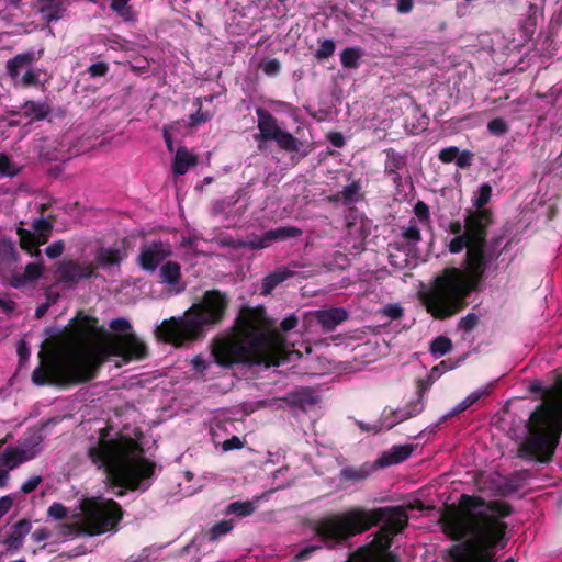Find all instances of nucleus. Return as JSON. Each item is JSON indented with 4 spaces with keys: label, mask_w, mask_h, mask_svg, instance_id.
Here are the masks:
<instances>
[{
    "label": "nucleus",
    "mask_w": 562,
    "mask_h": 562,
    "mask_svg": "<svg viewBox=\"0 0 562 562\" xmlns=\"http://www.w3.org/2000/svg\"><path fill=\"white\" fill-rule=\"evenodd\" d=\"M527 431L528 437L518 449L519 457L547 462L562 434V402L541 404L531 413Z\"/></svg>",
    "instance_id": "6e6552de"
},
{
    "label": "nucleus",
    "mask_w": 562,
    "mask_h": 562,
    "mask_svg": "<svg viewBox=\"0 0 562 562\" xmlns=\"http://www.w3.org/2000/svg\"><path fill=\"white\" fill-rule=\"evenodd\" d=\"M285 401L292 408L306 412L316 405L317 396L310 389H300L288 394Z\"/></svg>",
    "instance_id": "412c9836"
},
{
    "label": "nucleus",
    "mask_w": 562,
    "mask_h": 562,
    "mask_svg": "<svg viewBox=\"0 0 562 562\" xmlns=\"http://www.w3.org/2000/svg\"><path fill=\"white\" fill-rule=\"evenodd\" d=\"M38 76H40L38 71L36 69L32 68V66H31L23 72L22 76L20 75L19 79L14 80V82L16 85H21L23 87L34 86V85H37L40 81Z\"/></svg>",
    "instance_id": "37998d69"
},
{
    "label": "nucleus",
    "mask_w": 562,
    "mask_h": 562,
    "mask_svg": "<svg viewBox=\"0 0 562 562\" xmlns=\"http://www.w3.org/2000/svg\"><path fill=\"white\" fill-rule=\"evenodd\" d=\"M260 68L268 76H277L280 72L281 64L277 58H268L260 63Z\"/></svg>",
    "instance_id": "de8ad7c7"
},
{
    "label": "nucleus",
    "mask_w": 562,
    "mask_h": 562,
    "mask_svg": "<svg viewBox=\"0 0 562 562\" xmlns=\"http://www.w3.org/2000/svg\"><path fill=\"white\" fill-rule=\"evenodd\" d=\"M407 521V514L398 507L373 510L353 508L321 519L316 525V533L324 544L334 548L371 526L382 524L371 542L359 549V562H397L389 552V548L392 537L401 532Z\"/></svg>",
    "instance_id": "20e7f679"
},
{
    "label": "nucleus",
    "mask_w": 562,
    "mask_h": 562,
    "mask_svg": "<svg viewBox=\"0 0 562 562\" xmlns=\"http://www.w3.org/2000/svg\"><path fill=\"white\" fill-rule=\"evenodd\" d=\"M477 316L474 314H468L462 317L459 322V328L464 331H471L477 325Z\"/></svg>",
    "instance_id": "6e6d98bb"
},
{
    "label": "nucleus",
    "mask_w": 562,
    "mask_h": 562,
    "mask_svg": "<svg viewBox=\"0 0 562 562\" xmlns=\"http://www.w3.org/2000/svg\"><path fill=\"white\" fill-rule=\"evenodd\" d=\"M491 195L492 187L483 183L473 195L477 210L469 212L463 223L456 221L449 224V232L454 235L448 244L449 251L459 254L467 249V254L462 268H446L423 295L427 311L436 318H446L460 311L488 267L485 246L491 214L481 207L490 201Z\"/></svg>",
    "instance_id": "f03ea898"
},
{
    "label": "nucleus",
    "mask_w": 562,
    "mask_h": 562,
    "mask_svg": "<svg viewBox=\"0 0 562 562\" xmlns=\"http://www.w3.org/2000/svg\"><path fill=\"white\" fill-rule=\"evenodd\" d=\"M229 300L216 290L206 291L201 302L193 304L180 317L164 321L155 329L157 338L180 346L204 336L207 327L224 318Z\"/></svg>",
    "instance_id": "0eeeda50"
},
{
    "label": "nucleus",
    "mask_w": 562,
    "mask_h": 562,
    "mask_svg": "<svg viewBox=\"0 0 562 562\" xmlns=\"http://www.w3.org/2000/svg\"><path fill=\"white\" fill-rule=\"evenodd\" d=\"M460 506L462 514L450 515L443 520L446 535L453 540L467 539L453 547V562H493L496 548L506 544L507 525L503 519L509 516V506L467 494L461 496Z\"/></svg>",
    "instance_id": "7ed1b4c3"
},
{
    "label": "nucleus",
    "mask_w": 562,
    "mask_h": 562,
    "mask_svg": "<svg viewBox=\"0 0 562 562\" xmlns=\"http://www.w3.org/2000/svg\"><path fill=\"white\" fill-rule=\"evenodd\" d=\"M192 364L199 371H204L209 367L207 362L201 356L194 357L193 360H192Z\"/></svg>",
    "instance_id": "774afa93"
},
{
    "label": "nucleus",
    "mask_w": 562,
    "mask_h": 562,
    "mask_svg": "<svg viewBox=\"0 0 562 562\" xmlns=\"http://www.w3.org/2000/svg\"><path fill=\"white\" fill-rule=\"evenodd\" d=\"M405 166V157L394 149L386 150L385 172L393 176V180L401 179L398 171Z\"/></svg>",
    "instance_id": "c756f323"
},
{
    "label": "nucleus",
    "mask_w": 562,
    "mask_h": 562,
    "mask_svg": "<svg viewBox=\"0 0 562 562\" xmlns=\"http://www.w3.org/2000/svg\"><path fill=\"white\" fill-rule=\"evenodd\" d=\"M321 549L319 544H310L301 549L293 558V562H302L307 559L316 551Z\"/></svg>",
    "instance_id": "603ef678"
},
{
    "label": "nucleus",
    "mask_w": 562,
    "mask_h": 562,
    "mask_svg": "<svg viewBox=\"0 0 562 562\" xmlns=\"http://www.w3.org/2000/svg\"><path fill=\"white\" fill-rule=\"evenodd\" d=\"M194 104L198 106V111L190 115L192 125H200L209 122L213 117V113L210 111L202 110V102L200 98L194 100Z\"/></svg>",
    "instance_id": "ea45409f"
},
{
    "label": "nucleus",
    "mask_w": 562,
    "mask_h": 562,
    "mask_svg": "<svg viewBox=\"0 0 562 562\" xmlns=\"http://www.w3.org/2000/svg\"><path fill=\"white\" fill-rule=\"evenodd\" d=\"M415 214L420 221L426 222L429 217L428 206L424 202H417L415 205Z\"/></svg>",
    "instance_id": "680f3d73"
},
{
    "label": "nucleus",
    "mask_w": 562,
    "mask_h": 562,
    "mask_svg": "<svg viewBox=\"0 0 562 562\" xmlns=\"http://www.w3.org/2000/svg\"><path fill=\"white\" fill-rule=\"evenodd\" d=\"M487 131L495 136H501L509 131L507 122L501 117H496L487 123Z\"/></svg>",
    "instance_id": "c03bdc74"
},
{
    "label": "nucleus",
    "mask_w": 562,
    "mask_h": 562,
    "mask_svg": "<svg viewBox=\"0 0 562 562\" xmlns=\"http://www.w3.org/2000/svg\"><path fill=\"white\" fill-rule=\"evenodd\" d=\"M241 441L238 437L234 436L232 439H228L226 441L223 442V449L225 451H228V450H233V449H238V448H241Z\"/></svg>",
    "instance_id": "69168bd1"
},
{
    "label": "nucleus",
    "mask_w": 562,
    "mask_h": 562,
    "mask_svg": "<svg viewBox=\"0 0 562 562\" xmlns=\"http://www.w3.org/2000/svg\"><path fill=\"white\" fill-rule=\"evenodd\" d=\"M95 267L93 263L79 262L75 260L61 261L56 270L58 282L68 288H72L83 280L94 276Z\"/></svg>",
    "instance_id": "f8f14e48"
},
{
    "label": "nucleus",
    "mask_w": 562,
    "mask_h": 562,
    "mask_svg": "<svg viewBox=\"0 0 562 562\" xmlns=\"http://www.w3.org/2000/svg\"><path fill=\"white\" fill-rule=\"evenodd\" d=\"M38 12L48 23L61 19L66 11L64 0H38Z\"/></svg>",
    "instance_id": "5701e85b"
},
{
    "label": "nucleus",
    "mask_w": 562,
    "mask_h": 562,
    "mask_svg": "<svg viewBox=\"0 0 562 562\" xmlns=\"http://www.w3.org/2000/svg\"><path fill=\"white\" fill-rule=\"evenodd\" d=\"M95 260L103 268L117 265L122 260L121 251L112 248H100L95 255Z\"/></svg>",
    "instance_id": "2f4dec72"
},
{
    "label": "nucleus",
    "mask_w": 562,
    "mask_h": 562,
    "mask_svg": "<svg viewBox=\"0 0 562 562\" xmlns=\"http://www.w3.org/2000/svg\"><path fill=\"white\" fill-rule=\"evenodd\" d=\"M424 392L425 390L420 386L419 387V395L418 398L411 402L406 406L391 411L389 413L384 412L383 414V425L387 429L393 428L395 425L403 423L416 415H418L420 412H423L425 405H424Z\"/></svg>",
    "instance_id": "4468645a"
},
{
    "label": "nucleus",
    "mask_w": 562,
    "mask_h": 562,
    "mask_svg": "<svg viewBox=\"0 0 562 562\" xmlns=\"http://www.w3.org/2000/svg\"><path fill=\"white\" fill-rule=\"evenodd\" d=\"M82 515V531L93 536L112 530L121 519L122 510L114 501L95 497L83 502Z\"/></svg>",
    "instance_id": "1a4fd4ad"
},
{
    "label": "nucleus",
    "mask_w": 562,
    "mask_h": 562,
    "mask_svg": "<svg viewBox=\"0 0 562 562\" xmlns=\"http://www.w3.org/2000/svg\"><path fill=\"white\" fill-rule=\"evenodd\" d=\"M453 369V364L450 363L449 360L441 361L439 364L435 366L429 373L430 382H434L438 379L443 372Z\"/></svg>",
    "instance_id": "8fccbe9b"
},
{
    "label": "nucleus",
    "mask_w": 562,
    "mask_h": 562,
    "mask_svg": "<svg viewBox=\"0 0 562 562\" xmlns=\"http://www.w3.org/2000/svg\"><path fill=\"white\" fill-rule=\"evenodd\" d=\"M488 386L477 389L470 393L465 398H463L460 403H458L456 406L451 408V411L442 417V419H447L449 416H456L470 406H472L474 403H476L482 396L488 394Z\"/></svg>",
    "instance_id": "cd10ccee"
},
{
    "label": "nucleus",
    "mask_w": 562,
    "mask_h": 562,
    "mask_svg": "<svg viewBox=\"0 0 562 562\" xmlns=\"http://www.w3.org/2000/svg\"><path fill=\"white\" fill-rule=\"evenodd\" d=\"M13 497L11 495H5L0 497V518H2L12 507Z\"/></svg>",
    "instance_id": "052dcab7"
},
{
    "label": "nucleus",
    "mask_w": 562,
    "mask_h": 562,
    "mask_svg": "<svg viewBox=\"0 0 562 562\" xmlns=\"http://www.w3.org/2000/svg\"><path fill=\"white\" fill-rule=\"evenodd\" d=\"M172 249L169 243L161 240L146 243L140 247L138 263L142 269L154 272L157 267L169 256Z\"/></svg>",
    "instance_id": "ddd939ff"
},
{
    "label": "nucleus",
    "mask_w": 562,
    "mask_h": 562,
    "mask_svg": "<svg viewBox=\"0 0 562 562\" xmlns=\"http://www.w3.org/2000/svg\"><path fill=\"white\" fill-rule=\"evenodd\" d=\"M272 140L277 142L282 149L289 153H296L302 147V143L299 139L283 130H281Z\"/></svg>",
    "instance_id": "473e14b6"
},
{
    "label": "nucleus",
    "mask_w": 562,
    "mask_h": 562,
    "mask_svg": "<svg viewBox=\"0 0 562 562\" xmlns=\"http://www.w3.org/2000/svg\"><path fill=\"white\" fill-rule=\"evenodd\" d=\"M361 186L359 182L353 181L346 186L339 193L330 198V200L338 202L341 201L345 205L356 203L361 198Z\"/></svg>",
    "instance_id": "c85d7f7f"
},
{
    "label": "nucleus",
    "mask_w": 562,
    "mask_h": 562,
    "mask_svg": "<svg viewBox=\"0 0 562 562\" xmlns=\"http://www.w3.org/2000/svg\"><path fill=\"white\" fill-rule=\"evenodd\" d=\"M414 0H397L396 8L402 14L408 13L413 10Z\"/></svg>",
    "instance_id": "e2e57ef3"
},
{
    "label": "nucleus",
    "mask_w": 562,
    "mask_h": 562,
    "mask_svg": "<svg viewBox=\"0 0 562 562\" xmlns=\"http://www.w3.org/2000/svg\"><path fill=\"white\" fill-rule=\"evenodd\" d=\"M130 0H112L111 9L115 11L124 20H130L132 16L131 8L128 7Z\"/></svg>",
    "instance_id": "49530a36"
},
{
    "label": "nucleus",
    "mask_w": 562,
    "mask_h": 562,
    "mask_svg": "<svg viewBox=\"0 0 562 562\" xmlns=\"http://www.w3.org/2000/svg\"><path fill=\"white\" fill-rule=\"evenodd\" d=\"M256 113L258 116V128L260 133L259 135H256L255 138L257 140H272L281 131L277 124V120L268 111L260 108L257 109Z\"/></svg>",
    "instance_id": "6ab92c4d"
},
{
    "label": "nucleus",
    "mask_w": 562,
    "mask_h": 562,
    "mask_svg": "<svg viewBox=\"0 0 562 562\" xmlns=\"http://www.w3.org/2000/svg\"><path fill=\"white\" fill-rule=\"evenodd\" d=\"M110 328L115 335L94 344L99 334L95 319L85 316L66 327L40 351V364L32 372V382L38 386L79 383L92 379L101 363L111 357L123 362L145 357L146 347L131 333L127 319L115 318Z\"/></svg>",
    "instance_id": "f257e3e1"
},
{
    "label": "nucleus",
    "mask_w": 562,
    "mask_h": 562,
    "mask_svg": "<svg viewBox=\"0 0 562 562\" xmlns=\"http://www.w3.org/2000/svg\"><path fill=\"white\" fill-rule=\"evenodd\" d=\"M38 258V261L26 265L23 272H15L11 276L10 284L13 288H22L24 285L32 284L42 277L44 267L42 258Z\"/></svg>",
    "instance_id": "a211bd4d"
},
{
    "label": "nucleus",
    "mask_w": 562,
    "mask_h": 562,
    "mask_svg": "<svg viewBox=\"0 0 562 562\" xmlns=\"http://www.w3.org/2000/svg\"><path fill=\"white\" fill-rule=\"evenodd\" d=\"M32 228L33 231L22 227L18 228L20 246L32 256L41 257L38 247L47 241L52 224L49 221L41 217L33 221Z\"/></svg>",
    "instance_id": "9b49d317"
},
{
    "label": "nucleus",
    "mask_w": 562,
    "mask_h": 562,
    "mask_svg": "<svg viewBox=\"0 0 562 562\" xmlns=\"http://www.w3.org/2000/svg\"><path fill=\"white\" fill-rule=\"evenodd\" d=\"M452 349V342L449 338L440 336L434 339L430 346V352L434 357L439 358L448 353Z\"/></svg>",
    "instance_id": "e433bc0d"
},
{
    "label": "nucleus",
    "mask_w": 562,
    "mask_h": 562,
    "mask_svg": "<svg viewBox=\"0 0 562 562\" xmlns=\"http://www.w3.org/2000/svg\"><path fill=\"white\" fill-rule=\"evenodd\" d=\"M21 168L15 162H12L10 158L0 154V176L2 177H14L20 172Z\"/></svg>",
    "instance_id": "4c0bfd02"
},
{
    "label": "nucleus",
    "mask_w": 562,
    "mask_h": 562,
    "mask_svg": "<svg viewBox=\"0 0 562 562\" xmlns=\"http://www.w3.org/2000/svg\"><path fill=\"white\" fill-rule=\"evenodd\" d=\"M0 255L9 262H16L19 255L14 244L11 240H2L0 244Z\"/></svg>",
    "instance_id": "79ce46f5"
},
{
    "label": "nucleus",
    "mask_w": 562,
    "mask_h": 562,
    "mask_svg": "<svg viewBox=\"0 0 562 562\" xmlns=\"http://www.w3.org/2000/svg\"><path fill=\"white\" fill-rule=\"evenodd\" d=\"M413 452L411 445L394 446L389 452H385L380 459L381 467H389L405 461Z\"/></svg>",
    "instance_id": "bb28decb"
},
{
    "label": "nucleus",
    "mask_w": 562,
    "mask_h": 562,
    "mask_svg": "<svg viewBox=\"0 0 562 562\" xmlns=\"http://www.w3.org/2000/svg\"><path fill=\"white\" fill-rule=\"evenodd\" d=\"M198 164V158L186 147H179L172 161V171L177 176L184 175L190 167Z\"/></svg>",
    "instance_id": "a878e982"
},
{
    "label": "nucleus",
    "mask_w": 562,
    "mask_h": 562,
    "mask_svg": "<svg viewBox=\"0 0 562 562\" xmlns=\"http://www.w3.org/2000/svg\"><path fill=\"white\" fill-rule=\"evenodd\" d=\"M234 525L232 520H222L215 524L210 530V539L212 541L217 540L222 536L228 533L233 529Z\"/></svg>",
    "instance_id": "a19ab883"
},
{
    "label": "nucleus",
    "mask_w": 562,
    "mask_h": 562,
    "mask_svg": "<svg viewBox=\"0 0 562 562\" xmlns=\"http://www.w3.org/2000/svg\"><path fill=\"white\" fill-rule=\"evenodd\" d=\"M372 472V467L363 464L361 467L345 468L340 472L342 480L347 481H362L367 479Z\"/></svg>",
    "instance_id": "72a5a7b5"
},
{
    "label": "nucleus",
    "mask_w": 562,
    "mask_h": 562,
    "mask_svg": "<svg viewBox=\"0 0 562 562\" xmlns=\"http://www.w3.org/2000/svg\"><path fill=\"white\" fill-rule=\"evenodd\" d=\"M256 509L255 503L251 501L246 502H233L227 505L225 513L233 514L238 517H246L251 515Z\"/></svg>",
    "instance_id": "f704fd0d"
},
{
    "label": "nucleus",
    "mask_w": 562,
    "mask_h": 562,
    "mask_svg": "<svg viewBox=\"0 0 562 562\" xmlns=\"http://www.w3.org/2000/svg\"><path fill=\"white\" fill-rule=\"evenodd\" d=\"M302 229L295 226H282L265 232L262 235H250L245 239L232 240L234 248H249L260 250L270 247L277 241L297 238L302 235Z\"/></svg>",
    "instance_id": "9d476101"
},
{
    "label": "nucleus",
    "mask_w": 562,
    "mask_h": 562,
    "mask_svg": "<svg viewBox=\"0 0 562 562\" xmlns=\"http://www.w3.org/2000/svg\"><path fill=\"white\" fill-rule=\"evenodd\" d=\"M381 313L391 319H398L403 316V308L398 303H393L385 305Z\"/></svg>",
    "instance_id": "09e8293b"
},
{
    "label": "nucleus",
    "mask_w": 562,
    "mask_h": 562,
    "mask_svg": "<svg viewBox=\"0 0 562 562\" xmlns=\"http://www.w3.org/2000/svg\"><path fill=\"white\" fill-rule=\"evenodd\" d=\"M335 42L333 40H324L321 44L318 49L315 53V57L317 59H326L335 53Z\"/></svg>",
    "instance_id": "a18cd8bd"
},
{
    "label": "nucleus",
    "mask_w": 562,
    "mask_h": 562,
    "mask_svg": "<svg viewBox=\"0 0 562 562\" xmlns=\"http://www.w3.org/2000/svg\"><path fill=\"white\" fill-rule=\"evenodd\" d=\"M50 533L47 529L45 528H40V529H36L33 533H32V539L35 541V542H42V541H45L49 538Z\"/></svg>",
    "instance_id": "0e129e2a"
},
{
    "label": "nucleus",
    "mask_w": 562,
    "mask_h": 562,
    "mask_svg": "<svg viewBox=\"0 0 562 562\" xmlns=\"http://www.w3.org/2000/svg\"><path fill=\"white\" fill-rule=\"evenodd\" d=\"M371 227V222L355 212H350L347 216L346 223V240L352 241L355 249H361L362 243L368 236Z\"/></svg>",
    "instance_id": "2eb2a0df"
},
{
    "label": "nucleus",
    "mask_w": 562,
    "mask_h": 562,
    "mask_svg": "<svg viewBox=\"0 0 562 562\" xmlns=\"http://www.w3.org/2000/svg\"><path fill=\"white\" fill-rule=\"evenodd\" d=\"M297 325V317L289 315L280 324V330L269 329L247 321L232 337L217 338L213 344L212 357L221 367L234 363L280 366L299 355L292 350L286 333Z\"/></svg>",
    "instance_id": "39448f33"
},
{
    "label": "nucleus",
    "mask_w": 562,
    "mask_h": 562,
    "mask_svg": "<svg viewBox=\"0 0 562 562\" xmlns=\"http://www.w3.org/2000/svg\"><path fill=\"white\" fill-rule=\"evenodd\" d=\"M49 517L54 519H64L68 515V509L60 503H53L47 510Z\"/></svg>",
    "instance_id": "3c124183"
},
{
    "label": "nucleus",
    "mask_w": 562,
    "mask_h": 562,
    "mask_svg": "<svg viewBox=\"0 0 562 562\" xmlns=\"http://www.w3.org/2000/svg\"><path fill=\"white\" fill-rule=\"evenodd\" d=\"M318 324L327 331L336 328L339 324L347 319L348 313L341 307L329 310H321L315 313Z\"/></svg>",
    "instance_id": "aec40b11"
},
{
    "label": "nucleus",
    "mask_w": 562,
    "mask_h": 562,
    "mask_svg": "<svg viewBox=\"0 0 562 562\" xmlns=\"http://www.w3.org/2000/svg\"><path fill=\"white\" fill-rule=\"evenodd\" d=\"M24 115L32 121H38L46 117L49 113V106L46 103L26 101L23 105Z\"/></svg>",
    "instance_id": "7c9ffc66"
},
{
    "label": "nucleus",
    "mask_w": 562,
    "mask_h": 562,
    "mask_svg": "<svg viewBox=\"0 0 562 562\" xmlns=\"http://www.w3.org/2000/svg\"><path fill=\"white\" fill-rule=\"evenodd\" d=\"M361 56L362 49L360 47H348L341 52L340 61L346 68H357Z\"/></svg>",
    "instance_id": "c9c22d12"
},
{
    "label": "nucleus",
    "mask_w": 562,
    "mask_h": 562,
    "mask_svg": "<svg viewBox=\"0 0 562 562\" xmlns=\"http://www.w3.org/2000/svg\"><path fill=\"white\" fill-rule=\"evenodd\" d=\"M64 250H65L64 241L57 240V241H54L53 244H50L48 247H46L45 254L47 255L48 258L56 259L64 252Z\"/></svg>",
    "instance_id": "864d4df0"
},
{
    "label": "nucleus",
    "mask_w": 562,
    "mask_h": 562,
    "mask_svg": "<svg viewBox=\"0 0 562 562\" xmlns=\"http://www.w3.org/2000/svg\"><path fill=\"white\" fill-rule=\"evenodd\" d=\"M35 61L33 52L18 54L14 58L8 60L7 70L13 80H18L22 71H25Z\"/></svg>",
    "instance_id": "b1692460"
},
{
    "label": "nucleus",
    "mask_w": 562,
    "mask_h": 562,
    "mask_svg": "<svg viewBox=\"0 0 562 562\" xmlns=\"http://www.w3.org/2000/svg\"><path fill=\"white\" fill-rule=\"evenodd\" d=\"M472 159V154L470 151H462L458 149V156L456 158V164L459 168H465L470 166Z\"/></svg>",
    "instance_id": "bf43d9fd"
},
{
    "label": "nucleus",
    "mask_w": 562,
    "mask_h": 562,
    "mask_svg": "<svg viewBox=\"0 0 562 562\" xmlns=\"http://www.w3.org/2000/svg\"><path fill=\"white\" fill-rule=\"evenodd\" d=\"M160 277L162 282L172 286V293L178 294L183 291V286L179 284L181 278L180 265L177 262L168 261L161 266Z\"/></svg>",
    "instance_id": "393cba45"
},
{
    "label": "nucleus",
    "mask_w": 562,
    "mask_h": 562,
    "mask_svg": "<svg viewBox=\"0 0 562 562\" xmlns=\"http://www.w3.org/2000/svg\"><path fill=\"white\" fill-rule=\"evenodd\" d=\"M457 156H458V147H456V146L446 147V148L441 149L438 155L439 159L445 164H450V162L454 161Z\"/></svg>",
    "instance_id": "5fc2aeb1"
},
{
    "label": "nucleus",
    "mask_w": 562,
    "mask_h": 562,
    "mask_svg": "<svg viewBox=\"0 0 562 562\" xmlns=\"http://www.w3.org/2000/svg\"><path fill=\"white\" fill-rule=\"evenodd\" d=\"M15 308V302L9 297H0V310L11 313Z\"/></svg>",
    "instance_id": "338daca9"
},
{
    "label": "nucleus",
    "mask_w": 562,
    "mask_h": 562,
    "mask_svg": "<svg viewBox=\"0 0 562 562\" xmlns=\"http://www.w3.org/2000/svg\"><path fill=\"white\" fill-rule=\"evenodd\" d=\"M32 525L27 519H22L13 525L11 533L5 538L4 544L9 551L18 550L22 547L23 540L31 531Z\"/></svg>",
    "instance_id": "4be33fe9"
},
{
    "label": "nucleus",
    "mask_w": 562,
    "mask_h": 562,
    "mask_svg": "<svg viewBox=\"0 0 562 562\" xmlns=\"http://www.w3.org/2000/svg\"><path fill=\"white\" fill-rule=\"evenodd\" d=\"M108 70H109V67L103 61H99V63L92 64L88 68V72H89V75L91 77H102V76H105Z\"/></svg>",
    "instance_id": "13d9d810"
},
{
    "label": "nucleus",
    "mask_w": 562,
    "mask_h": 562,
    "mask_svg": "<svg viewBox=\"0 0 562 562\" xmlns=\"http://www.w3.org/2000/svg\"><path fill=\"white\" fill-rule=\"evenodd\" d=\"M38 453L37 443L30 445V443H22L18 447H9L4 450V452L1 456V464L2 467L8 468L9 470H12L16 468L18 465L22 464L23 462H26L29 460H32L35 458Z\"/></svg>",
    "instance_id": "dca6fc26"
},
{
    "label": "nucleus",
    "mask_w": 562,
    "mask_h": 562,
    "mask_svg": "<svg viewBox=\"0 0 562 562\" xmlns=\"http://www.w3.org/2000/svg\"><path fill=\"white\" fill-rule=\"evenodd\" d=\"M292 268L290 267H285V266H282V267H279L277 268L274 271H272L271 273H269L268 276H266L263 279H262V283H261V289H260V293L262 295H268L270 294L279 284H281L282 282L286 281L288 279L292 278L295 276V270L296 268L300 267L299 263L294 262L292 263L291 266Z\"/></svg>",
    "instance_id": "f3484780"
},
{
    "label": "nucleus",
    "mask_w": 562,
    "mask_h": 562,
    "mask_svg": "<svg viewBox=\"0 0 562 562\" xmlns=\"http://www.w3.org/2000/svg\"><path fill=\"white\" fill-rule=\"evenodd\" d=\"M88 456L120 487H148L144 480L153 474L154 464L143 457V449L133 439L108 438L105 432H101L88 448Z\"/></svg>",
    "instance_id": "423d86ee"
},
{
    "label": "nucleus",
    "mask_w": 562,
    "mask_h": 562,
    "mask_svg": "<svg viewBox=\"0 0 562 562\" xmlns=\"http://www.w3.org/2000/svg\"><path fill=\"white\" fill-rule=\"evenodd\" d=\"M42 483L41 475H33L27 481H25L21 486V492L24 494H29L37 488V486Z\"/></svg>",
    "instance_id": "4d7b16f0"
},
{
    "label": "nucleus",
    "mask_w": 562,
    "mask_h": 562,
    "mask_svg": "<svg viewBox=\"0 0 562 562\" xmlns=\"http://www.w3.org/2000/svg\"><path fill=\"white\" fill-rule=\"evenodd\" d=\"M402 236L408 246H415L420 240V231L414 220L403 229Z\"/></svg>",
    "instance_id": "58836bf2"
}]
</instances>
